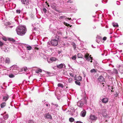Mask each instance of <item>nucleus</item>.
<instances>
[{
	"label": "nucleus",
	"mask_w": 123,
	"mask_h": 123,
	"mask_svg": "<svg viewBox=\"0 0 123 123\" xmlns=\"http://www.w3.org/2000/svg\"><path fill=\"white\" fill-rule=\"evenodd\" d=\"M58 86L59 87H61V88H63L64 86L61 83H59L58 84Z\"/></svg>",
	"instance_id": "nucleus-25"
},
{
	"label": "nucleus",
	"mask_w": 123,
	"mask_h": 123,
	"mask_svg": "<svg viewBox=\"0 0 123 123\" xmlns=\"http://www.w3.org/2000/svg\"><path fill=\"white\" fill-rule=\"evenodd\" d=\"M77 56L78 58H82V55L81 53H79L77 55Z\"/></svg>",
	"instance_id": "nucleus-23"
},
{
	"label": "nucleus",
	"mask_w": 123,
	"mask_h": 123,
	"mask_svg": "<svg viewBox=\"0 0 123 123\" xmlns=\"http://www.w3.org/2000/svg\"><path fill=\"white\" fill-rule=\"evenodd\" d=\"M4 51L6 52H8V50L6 48H5V49L4 50Z\"/></svg>",
	"instance_id": "nucleus-46"
},
{
	"label": "nucleus",
	"mask_w": 123,
	"mask_h": 123,
	"mask_svg": "<svg viewBox=\"0 0 123 123\" xmlns=\"http://www.w3.org/2000/svg\"><path fill=\"white\" fill-rule=\"evenodd\" d=\"M96 70L94 69L91 70L90 71V72L92 73H96Z\"/></svg>",
	"instance_id": "nucleus-27"
},
{
	"label": "nucleus",
	"mask_w": 123,
	"mask_h": 123,
	"mask_svg": "<svg viewBox=\"0 0 123 123\" xmlns=\"http://www.w3.org/2000/svg\"><path fill=\"white\" fill-rule=\"evenodd\" d=\"M23 69H24V70L25 71H27V68L26 67H24L23 68Z\"/></svg>",
	"instance_id": "nucleus-37"
},
{
	"label": "nucleus",
	"mask_w": 123,
	"mask_h": 123,
	"mask_svg": "<svg viewBox=\"0 0 123 123\" xmlns=\"http://www.w3.org/2000/svg\"><path fill=\"white\" fill-rule=\"evenodd\" d=\"M64 66V67H65V65L64 63H61L60 64L57 65V67L59 69L62 68Z\"/></svg>",
	"instance_id": "nucleus-11"
},
{
	"label": "nucleus",
	"mask_w": 123,
	"mask_h": 123,
	"mask_svg": "<svg viewBox=\"0 0 123 123\" xmlns=\"http://www.w3.org/2000/svg\"><path fill=\"white\" fill-rule=\"evenodd\" d=\"M84 103V101H79L77 103V105L78 106L81 107L83 106Z\"/></svg>",
	"instance_id": "nucleus-9"
},
{
	"label": "nucleus",
	"mask_w": 123,
	"mask_h": 123,
	"mask_svg": "<svg viewBox=\"0 0 123 123\" xmlns=\"http://www.w3.org/2000/svg\"><path fill=\"white\" fill-rule=\"evenodd\" d=\"M54 105H55V108H56L58 106V104H55Z\"/></svg>",
	"instance_id": "nucleus-44"
},
{
	"label": "nucleus",
	"mask_w": 123,
	"mask_h": 123,
	"mask_svg": "<svg viewBox=\"0 0 123 123\" xmlns=\"http://www.w3.org/2000/svg\"><path fill=\"white\" fill-rule=\"evenodd\" d=\"M8 117V115L7 114L5 115L3 117L4 119L5 120H6Z\"/></svg>",
	"instance_id": "nucleus-26"
},
{
	"label": "nucleus",
	"mask_w": 123,
	"mask_h": 123,
	"mask_svg": "<svg viewBox=\"0 0 123 123\" xmlns=\"http://www.w3.org/2000/svg\"><path fill=\"white\" fill-rule=\"evenodd\" d=\"M36 28H34V29L35 30H36Z\"/></svg>",
	"instance_id": "nucleus-55"
},
{
	"label": "nucleus",
	"mask_w": 123,
	"mask_h": 123,
	"mask_svg": "<svg viewBox=\"0 0 123 123\" xmlns=\"http://www.w3.org/2000/svg\"><path fill=\"white\" fill-rule=\"evenodd\" d=\"M21 56L23 60H28L29 57L27 55H26L25 53L23 52L21 53Z\"/></svg>",
	"instance_id": "nucleus-4"
},
{
	"label": "nucleus",
	"mask_w": 123,
	"mask_h": 123,
	"mask_svg": "<svg viewBox=\"0 0 123 123\" xmlns=\"http://www.w3.org/2000/svg\"><path fill=\"white\" fill-rule=\"evenodd\" d=\"M89 118L90 121H91L92 123V121L93 122L94 121H95L97 119V117L94 115H91L90 116Z\"/></svg>",
	"instance_id": "nucleus-6"
},
{
	"label": "nucleus",
	"mask_w": 123,
	"mask_h": 123,
	"mask_svg": "<svg viewBox=\"0 0 123 123\" xmlns=\"http://www.w3.org/2000/svg\"><path fill=\"white\" fill-rule=\"evenodd\" d=\"M26 49L28 50H30L32 49V47L31 46L28 45H26L25 46Z\"/></svg>",
	"instance_id": "nucleus-17"
},
{
	"label": "nucleus",
	"mask_w": 123,
	"mask_h": 123,
	"mask_svg": "<svg viewBox=\"0 0 123 123\" xmlns=\"http://www.w3.org/2000/svg\"><path fill=\"white\" fill-rule=\"evenodd\" d=\"M101 113L104 117H106L107 116V112L106 111V109H105L102 110Z\"/></svg>",
	"instance_id": "nucleus-5"
},
{
	"label": "nucleus",
	"mask_w": 123,
	"mask_h": 123,
	"mask_svg": "<svg viewBox=\"0 0 123 123\" xmlns=\"http://www.w3.org/2000/svg\"><path fill=\"white\" fill-rule=\"evenodd\" d=\"M3 44L4 43L0 41V46H2Z\"/></svg>",
	"instance_id": "nucleus-40"
},
{
	"label": "nucleus",
	"mask_w": 123,
	"mask_h": 123,
	"mask_svg": "<svg viewBox=\"0 0 123 123\" xmlns=\"http://www.w3.org/2000/svg\"><path fill=\"white\" fill-rule=\"evenodd\" d=\"M102 102L103 103H106L108 102V99L107 98H105L102 100Z\"/></svg>",
	"instance_id": "nucleus-16"
},
{
	"label": "nucleus",
	"mask_w": 123,
	"mask_h": 123,
	"mask_svg": "<svg viewBox=\"0 0 123 123\" xmlns=\"http://www.w3.org/2000/svg\"><path fill=\"white\" fill-rule=\"evenodd\" d=\"M51 104L52 105H54V104L53 103H51Z\"/></svg>",
	"instance_id": "nucleus-56"
},
{
	"label": "nucleus",
	"mask_w": 123,
	"mask_h": 123,
	"mask_svg": "<svg viewBox=\"0 0 123 123\" xmlns=\"http://www.w3.org/2000/svg\"><path fill=\"white\" fill-rule=\"evenodd\" d=\"M69 74L71 76L74 77V78H75L76 77V75H75L74 76V74L73 73H69Z\"/></svg>",
	"instance_id": "nucleus-24"
},
{
	"label": "nucleus",
	"mask_w": 123,
	"mask_h": 123,
	"mask_svg": "<svg viewBox=\"0 0 123 123\" xmlns=\"http://www.w3.org/2000/svg\"><path fill=\"white\" fill-rule=\"evenodd\" d=\"M74 19H73L72 20H74Z\"/></svg>",
	"instance_id": "nucleus-64"
},
{
	"label": "nucleus",
	"mask_w": 123,
	"mask_h": 123,
	"mask_svg": "<svg viewBox=\"0 0 123 123\" xmlns=\"http://www.w3.org/2000/svg\"><path fill=\"white\" fill-rule=\"evenodd\" d=\"M98 80L100 82H103L105 81V79L102 76H100L98 78Z\"/></svg>",
	"instance_id": "nucleus-13"
},
{
	"label": "nucleus",
	"mask_w": 123,
	"mask_h": 123,
	"mask_svg": "<svg viewBox=\"0 0 123 123\" xmlns=\"http://www.w3.org/2000/svg\"><path fill=\"white\" fill-rule=\"evenodd\" d=\"M46 105L47 106H48V104H46Z\"/></svg>",
	"instance_id": "nucleus-53"
},
{
	"label": "nucleus",
	"mask_w": 123,
	"mask_h": 123,
	"mask_svg": "<svg viewBox=\"0 0 123 123\" xmlns=\"http://www.w3.org/2000/svg\"><path fill=\"white\" fill-rule=\"evenodd\" d=\"M104 55V54H102V55Z\"/></svg>",
	"instance_id": "nucleus-61"
},
{
	"label": "nucleus",
	"mask_w": 123,
	"mask_h": 123,
	"mask_svg": "<svg viewBox=\"0 0 123 123\" xmlns=\"http://www.w3.org/2000/svg\"><path fill=\"white\" fill-rule=\"evenodd\" d=\"M42 72V70L40 69H37L36 70V73L37 74L41 72Z\"/></svg>",
	"instance_id": "nucleus-20"
},
{
	"label": "nucleus",
	"mask_w": 123,
	"mask_h": 123,
	"mask_svg": "<svg viewBox=\"0 0 123 123\" xmlns=\"http://www.w3.org/2000/svg\"><path fill=\"white\" fill-rule=\"evenodd\" d=\"M90 62H92V61H90Z\"/></svg>",
	"instance_id": "nucleus-60"
},
{
	"label": "nucleus",
	"mask_w": 123,
	"mask_h": 123,
	"mask_svg": "<svg viewBox=\"0 0 123 123\" xmlns=\"http://www.w3.org/2000/svg\"><path fill=\"white\" fill-rule=\"evenodd\" d=\"M64 24L66 25V26H69L70 27H71L72 25H70H70L69 24H68L67 23L65 22H64Z\"/></svg>",
	"instance_id": "nucleus-33"
},
{
	"label": "nucleus",
	"mask_w": 123,
	"mask_h": 123,
	"mask_svg": "<svg viewBox=\"0 0 123 123\" xmlns=\"http://www.w3.org/2000/svg\"><path fill=\"white\" fill-rule=\"evenodd\" d=\"M9 98L8 96L7 95H6L5 96H3V101H6Z\"/></svg>",
	"instance_id": "nucleus-14"
},
{
	"label": "nucleus",
	"mask_w": 123,
	"mask_h": 123,
	"mask_svg": "<svg viewBox=\"0 0 123 123\" xmlns=\"http://www.w3.org/2000/svg\"><path fill=\"white\" fill-rule=\"evenodd\" d=\"M72 59L74 60H75L76 59V56L75 55L74 56H73V57L72 58Z\"/></svg>",
	"instance_id": "nucleus-38"
},
{
	"label": "nucleus",
	"mask_w": 123,
	"mask_h": 123,
	"mask_svg": "<svg viewBox=\"0 0 123 123\" xmlns=\"http://www.w3.org/2000/svg\"><path fill=\"white\" fill-rule=\"evenodd\" d=\"M97 5H98V4H96L95 5V6H97Z\"/></svg>",
	"instance_id": "nucleus-57"
},
{
	"label": "nucleus",
	"mask_w": 123,
	"mask_h": 123,
	"mask_svg": "<svg viewBox=\"0 0 123 123\" xmlns=\"http://www.w3.org/2000/svg\"><path fill=\"white\" fill-rule=\"evenodd\" d=\"M113 25L114 27H117L118 26V25L117 24L113 23Z\"/></svg>",
	"instance_id": "nucleus-34"
},
{
	"label": "nucleus",
	"mask_w": 123,
	"mask_h": 123,
	"mask_svg": "<svg viewBox=\"0 0 123 123\" xmlns=\"http://www.w3.org/2000/svg\"><path fill=\"white\" fill-rule=\"evenodd\" d=\"M9 77L11 78H13L14 77V76L12 74H10L9 76Z\"/></svg>",
	"instance_id": "nucleus-36"
},
{
	"label": "nucleus",
	"mask_w": 123,
	"mask_h": 123,
	"mask_svg": "<svg viewBox=\"0 0 123 123\" xmlns=\"http://www.w3.org/2000/svg\"><path fill=\"white\" fill-rule=\"evenodd\" d=\"M2 39L3 40H4V41H6V38L5 37H3L2 38Z\"/></svg>",
	"instance_id": "nucleus-43"
},
{
	"label": "nucleus",
	"mask_w": 123,
	"mask_h": 123,
	"mask_svg": "<svg viewBox=\"0 0 123 123\" xmlns=\"http://www.w3.org/2000/svg\"><path fill=\"white\" fill-rule=\"evenodd\" d=\"M22 3L25 5H28L29 4V2L28 0H21Z\"/></svg>",
	"instance_id": "nucleus-12"
},
{
	"label": "nucleus",
	"mask_w": 123,
	"mask_h": 123,
	"mask_svg": "<svg viewBox=\"0 0 123 123\" xmlns=\"http://www.w3.org/2000/svg\"><path fill=\"white\" fill-rule=\"evenodd\" d=\"M68 82L69 83H71L73 81V79L72 78H70L68 80Z\"/></svg>",
	"instance_id": "nucleus-29"
},
{
	"label": "nucleus",
	"mask_w": 123,
	"mask_h": 123,
	"mask_svg": "<svg viewBox=\"0 0 123 123\" xmlns=\"http://www.w3.org/2000/svg\"><path fill=\"white\" fill-rule=\"evenodd\" d=\"M58 37V36H56L55 38H54L51 40L50 42L52 45L56 46L57 45L58 41L59 39Z\"/></svg>",
	"instance_id": "nucleus-3"
},
{
	"label": "nucleus",
	"mask_w": 123,
	"mask_h": 123,
	"mask_svg": "<svg viewBox=\"0 0 123 123\" xmlns=\"http://www.w3.org/2000/svg\"><path fill=\"white\" fill-rule=\"evenodd\" d=\"M117 67L120 71L123 74V65H118Z\"/></svg>",
	"instance_id": "nucleus-10"
},
{
	"label": "nucleus",
	"mask_w": 123,
	"mask_h": 123,
	"mask_svg": "<svg viewBox=\"0 0 123 123\" xmlns=\"http://www.w3.org/2000/svg\"><path fill=\"white\" fill-rule=\"evenodd\" d=\"M65 17L64 16H61L59 18V19H62L64 18H65Z\"/></svg>",
	"instance_id": "nucleus-35"
},
{
	"label": "nucleus",
	"mask_w": 123,
	"mask_h": 123,
	"mask_svg": "<svg viewBox=\"0 0 123 123\" xmlns=\"http://www.w3.org/2000/svg\"><path fill=\"white\" fill-rule=\"evenodd\" d=\"M64 38H67V37H65Z\"/></svg>",
	"instance_id": "nucleus-59"
},
{
	"label": "nucleus",
	"mask_w": 123,
	"mask_h": 123,
	"mask_svg": "<svg viewBox=\"0 0 123 123\" xmlns=\"http://www.w3.org/2000/svg\"><path fill=\"white\" fill-rule=\"evenodd\" d=\"M21 11L20 10H16V12L17 13H19Z\"/></svg>",
	"instance_id": "nucleus-39"
},
{
	"label": "nucleus",
	"mask_w": 123,
	"mask_h": 123,
	"mask_svg": "<svg viewBox=\"0 0 123 123\" xmlns=\"http://www.w3.org/2000/svg\"><path fill=\"white\" fill-rule=\"evenodd\" d=\"M56 58L52 57H50L49 59H48L47 60V61L49 63H50L56 61Z\"/></svg>",
	"instance_id": "nucleus-7"
},
{
	"label": "nucleus",
	"mask_w": 123,
	"mask_h": 123,
	"mask_svg": "<svg viewBox=\"0 0 123 123\" xmlns=\"http://www.w3.org/2000/svg\"><path fill=\"white\" fill-rule=\"evenodd\" d=\"M86 114V112L85 110H83L82 111L80 114V115L82 117H84L85 116Z\"/></svg>",
	"instance_id": "nucleus-15"
},
{
	"label": "nucleus",
	"mask_w": 123,
	"mask_h": 123,
	"mask_svg": "<svg viewBox=\"0 0 123 123\" xmlns=\"http://www.w3.org/2000/svg\"><path fill=\"white\" fill-rule=\"evenodd\" d=\"M17 68V66L15 65H13L10 68V70H16Z\"/></svg>",
	"instance_id": "nucleus-19"
},
{
	"label": "nucleus",
	"mask_w": 123,
	"mask_h": 123,
	"mask_svg": "<svg viewBox=\"0 0 123 123\" xmlns=\"http://www.w3.org/2000/svg\"><path fill=\"white\" fill-rule=\"evenodd\" d=\"M79 80H80L81 79V77H79Z\"/></svg>",
	"instance_id": "nucleus-50"
},
{
	"label": "nucleus",
	"mask_w": 123,
	"mask_h": 123,
	"mask_svg": "<svg viewBox=\"0 0 123 123\" xmlns=\"http://www.w3.org/2000/svg\"><path fill=\"white\" fill-rule=\"evenodd\" d=\"M102 85H103V86H104V83H102Z\"/></svg>",
	"instance_id": "nucleus-54"
},
{
	"label": "nucleus",
	"mask_w": 123,
	"mask_h": 123,
	"mask_svg": "<svg viewBox=\"0 0 123 123\" xmlns=\"http://www.w3.org/2000/svg\"><path fill=\"white\" fill-rule=\"evenodd\" d=\"M74 119L72 117H71L69 119V121L71 122H73L74 121Z\"/></svg>",
	"instance_id": "nucleus-28"
},
{
	"label": "nucleus",
	"mask_w": 123,
	"mask_h": 123,
	"mask_svg": "<svg viewBox=\"0 0 123 123\" xmlns=\"http://www.w3.org/2000/svg\"><path fill=\"white\" fill-rule=\"evenodd\" d=\"M16 31L18 35L20 36H23L26 32V28L24 26L19 25L16 28Z\"/></svg>",
	"instance_id": "nucleus-1"
},
{
	"label": "nucleus",
	"mask_w": 123,
	"mask_h": 123,
	"mask_svg": "<svg viewBox=\"0 0 123 123\" xmlns=\"http://www.w3.org/2000/svg\"><path fill=\"white\" fill-rule=\"evenodd\" d=\"M54 109H53L52 107L51 108V111H53L54 110Z\"/></svg>",
	"instance_id": "nucleus-49"
},
{
	"label": "nucleus",
	"mask_w": 123,
	"mask_h": 123,
	"mask_svg": "<svg viewBox=\"0 0 123 123\" xmlns=\"http://www.w3.org/2000/svg\"><path fill=\"white\" fill-rule=\"evenodd\" d=\"M76 123H83L80 121H77Z\"/></svg>",
	"instance_id": "nucleus-48"
},
{
	"label": "nucleus",
	"mask_w": 123,
	"mask_h": 123,
	"mask_svg": "<svg viewBox=\"0 0 123 123\" xmlns=\"http://www.w3.org/2000/svg\"><path fill=\"white\" fill-rule=\"evenodd\" d=\"M71 44L72 45L74 49H75L76 48V45L73 42H72L71 43Z\"/></svg>",
	"instance_id": "nucleus-22"
},
{
	"label": "nucleus",
	"mask_w": 123,
	"mask_h": 123,
	"mask_svg": "<svg viewBox=\"0 0 123 123\" xmlns=\"http://www.w3.org/2000/svg\"><path fill=\"white\" fill-rule=\"evenodd\" d=\"M117 4L118 5H120V3L119 1H117Z\"/></svg>",
	"instance_id": "nucleus-45"
},
{
	"label": "nucleus",
	"mask_w": 123,
	"mask_h": 123,
	"mask_svg": "<svg viewBox=\"0 0 123 123\" xmlns=\"http://www.w3.org/2000/svg\"><path fill=\"white\" fill-rule=\"evenodd\" d=\"M75 84L76 85H79V86L80 85V82L79 81H75Z\"/></svg>",
	"instance_id": "nucleus-31"
},
{
	"label": "nucleus",
	"mask_w": 123,
	"mask_h": 123,
	"mask_svg": "<svg viewBox=\"0 0 123 123\" xmlns=\"http://www.w3.org/2000/svg\"><path fill=\"white\" fill-rule=\"evenodd\" d=\"M84 77H85L86 76V75L85 74H84Z\"/></svg>",
	"instance_id": "nucleus-52"
},
{
	"label": "nucleus",
	"mask_w": 123,
	"mask_h": 123,
	"mask_svg": "<svg viewBox=\"0 0 123 123\" xmlns=\"http://www.w3.org/2000/svg\"><path fill=\"white\" fill-rule=\"evenodd\" d=\"M71 0H68V1H67V2L68 3L69 2L70 3H72L73 1Z\"/></svg>",
	"instance_id": "nucleus-41"
},
{
	"label": "nucleus",
	"mask_w": 123,
	"mask_h": 123,
	"mask_svg": "<svg viewBox=\"0 0 123 123\" xmlns=\"http://www.w3.org/2000/svg\"><path fill=\"white\" fill-rule=\"evenodd\" d=\"M67 19H69V20H71V18H67Z\"/></svg>",
	"instance_id": "nucleus-51"
},
{
	"label": "nucleus",
	"mask_w": 123,
	"mask_h": 123,
	"mask_svg": "<svg viewBox=\"0 0 123 123\" xmlns=\"http://www.w3.org/2000/svg\"><path fill=\"white\" fill-rule=\"evenodd\" d=\"M43 11L44 13H46V12L47 10L45 8H44L43 9Z\"/></svg>",
	"instance_id": "nucleus-42"
},
{
	"label": "nucleus",
	"mask_w": 123,
	"mask_h": 123,
	"mask_svg": "<svg viewBox=\"0 0 123 123\" xmlns=\"http://www.w3.org/2000/svg\"><path fill=\"white\" fill-rule=\"evenodd\" d=\"M6 103L5 102H4L2 103L1 104V108H3L6 105Z\"/></svg>",
	"instance_id": "nucleus-21"
},
{
	"label": "nucleus",
	"mask_w": 123,
	"mask_h": 123,
	"mask_svg": "<svg viewBox=\"0 0 123 123\" xmlns=\"http://www.w3.org/2000/svg\"><path fill=\"white\" fill-rule=\"evenodd\" d=\"M0 61L1 62L4 64H9L10 62L9 58L8 57L4 58L2 56L0 57Z\"/></svg>",
	"instance_id": "nucleus-2"
},
{
	"label": "nucleus",
	"mask_w": 123,
	"mask_h": 123,
	"mask_svg": "<svg viewBox=\"0 0 123 123\" xmlns=\"http://www.w3.org/2000/svg\"><path fill=\"white\" fill-rule=\"evenodd\" d=\"M106 39V37H104L103 38V39L105 41Z\"/></svg>",
	"instance_id": "nucleus-47"
},
{
	"label": "nucleus",
	"mask_w": 123,
	"mask_h": 123,
	"mask_svg": "<svg viewBox=\"0 0 123 123\" xmlns=\"http://www.w3.org/2000/svg\"><path fill=\"white\" fill-rule=\"evenodd\" d=\"M49 43V42H48V43Z\"/></svg>",
	"instance_id": "nucleus-63"
},
{
	"label": "nucleus",
	"mask_w": 123,
	"mask_h": 123,
	"mask_svg": "<svg viewBox=\"0 0 123 123\" xmlns=\"http://www.w3.org/2000/svg\"><path fill=\"white\" fill-rule=\"evenodd\" d=\"M28 123H34V121L32 120H28Z\"/></svg>",
	"instance_id": "nucleus-32"
},
{
	"label": "nucleus",
	"mask_w": 123,
	"mask_h": 123,
	"mask_svg": "<svg viewBox=\"0 0 123 123\" xmlns=\"http://www.w3.org/2000/svg\"><path fill=\"white\" fill-rule=\"evenodd\" d=\"M45 3H46V4H47V2H45Z\"/></svg>",
	"instance_id": "nucleus-62"
},
{
	"label": "nucleus",
	"mask_w": 123,
	"mask_h": 123,
	"mask_svg": "<svg viewBox=\"0 0 123 123\" xmlns=\"http://www.w3.org/2000/svg\"><path fill=\"white\" fill-rule=\"evenodd\" d=\"M48 3L47 4V5H48V6L49 7V5H48Z\"/></svg>",
	"instance_id": "nucleus-58"
},
{
	"label": "nucleus",
	"mask_w": 123,
	"mask_h": 123,
	"mask_svg": "<svg viewBox=\"0 0 123 123\" xmlns=\"http://www.w3.org/2000/svg\"><path fill=\"white\" fill-rule=\"evenodd\" d=\"M89 55L87 53L85 55V57L87 61H89L91 59V60L93 59L92 57H91V55L89 57Z\"/></svg>",
	"instance_id": "nucleus-8"
},
{
	"label": "nucleus",
	"mask_w": 123,
	"mask_h": 123,
	"mask_svg": "<svg viewBox=\"0 0 123 123\" xmlns=\"http://www.w3.org/2000/svg\"><path fill=\"white\" fill-rule=\"evenodd\" d=\"M9 39L10 41L12 42H15V40L13 38H9Z\"/></svg>",
	"instance_id": "nucleus-30"
},
{
	"label": "nucleus",
	"mask_w": 123,
	"mask_h": 123,
	"mask_svg": "<svg viewBox=\"0 0 123 123\" xmlns=\"http://www.w3.org/2000/svg\"><path fill=\"white\" fill-rule=\"evenodd\" d=\"M45 117L47 118H49L51 119L52 118L51 116L48 113L45 115Z\"/></svg>",
	"instance_id": "nucleus-18"
}]
</instances>
